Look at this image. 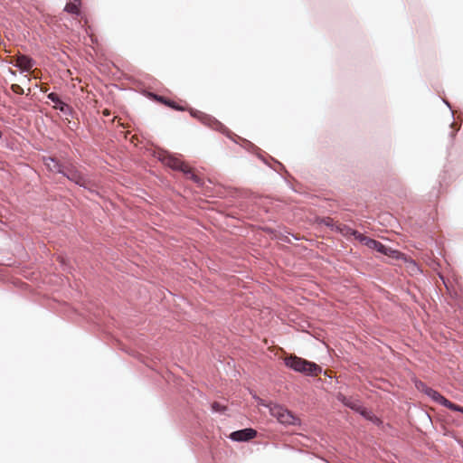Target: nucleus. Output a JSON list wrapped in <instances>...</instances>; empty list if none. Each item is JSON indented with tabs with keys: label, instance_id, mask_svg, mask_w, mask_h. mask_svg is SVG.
I'll use <instances>...</instances> for the list:
<instances>
[{
	"label": "nucleus",
	"instance_id": "1",
	"mask_svg": "<svg viewBox=\"0 0 463 463\" xmlns=\"http://www.w3.org/2000/svg\"><path fill=\"white\" fill-rule=\"evenodd\" d=\"M283 359L287 367L307 375L317 376L322 372V368L318 364L295 354L286 355Z\"/></svg>",
	"mask_w": 463,
	"mask_h": 463
},
{
	"label": "nucleus",
	"instance_id": "2",
	"mask_svg": "<svg viewBox=\"0 0 463 463\" xmlns=\"http://www.w3.org/2000/svg\"><path fill=\"white\" fill-rule=\"evenodd\" d=\"M267 406L270 414L281 424L298 425L299 423V419L285 407L279 404H269Z\"/></svg>",
	"mask_w": 463,
	"mask_h": 463
},
{
	"label": "nucleus",
	"instance_id": "3",
	"mask_svg": "<svg viewBox=\"0 0 463 463\" xmlns=\"http://www.w3.org/2000/svg\"><path fill=\"white\" fill-rule=\"evenodd\" d=\"M267 406L270 414L281 424L298 425L299 423V419L285 407L279 404H269Z\"/></svg>",
	"mask_w": 463,
	"mask_h": 463
},
{
	"label": "nucleus",
	"instance_id": "4",
	"mask_svg": "<svg viewBox=\"0 0 463 463\" xmlns=\"http://www.w3.org/2000/svg\"><path fill=\"white\" fill-rule=\"evenodd\" d=\"M421 392H424L429 397H430L433 401L437 402L439 404L444 405L445 407L449 408V410L455 411H460L463 413V407L451 402L450 401L446 399L444 396H442L437 391H435L431 388H426V389H421Z\"/></svg>",
	"mask_w": 463,
	"mask_h": 463
},
{
	"label": "nucleus",
	"instance_id": "5",
	"mask_svg": "<svg viewBox=\"0 0 463 463\" xmlns=\"http://www.w3.org/2000/svg\"><path fill=\"white\" fill-rule=\"evenodd\" d=\"M165 164L173 169H177L184 172L185 175H188L190 179H192L195 183L201 182L200 177L192 171L191 167L188 165L182 162L181 160H179L178 158L168 157L165 159Z\"/></svg>",
	"mask_w": 463,
	"mask_h": 463
},
{
	"label": "nucleus",
	"instance_id": "6",
	"mask_svg": "<svg viewBox=\"0 0 463 463\" xmlns=\"http://www.w3.org/2000/svg\"><path fill=\"white\" fill-rule=\"evenodd\" d=\"M62 175L80 186L87 187L89 184L85 176L72 165H65Z\"/></svg>",
	"mask_w": 463,
	"mask_h": 463
},
{
	"label": "nucleus",
	"instance_id": "7",
	"mask_svg": "<svg viewBox=\"0 0 463 463\" xmlns=\"http://www.w3.org/2000/svg\"><path fill=\"white\" fill-rule=\"evenodd\" d=\"M201 121L211 128L225 134L228 137L232 134V132L222 122L209 115H201Z\"/></svg>",
	"mask_w": 463,
	"mask_h": 463
},
{
	"label": "nucleus",
	"instance_id": "8",
	"mask_svg": "<svg viewBox=\"0 0 463 463\" xmlns=\"http://www.w3.org/2000/svg\"><path fill=\"white\" fill-rule=\"evenodd\" d=\"M257 435V431L253 429H243L231 433L230 438L235 441H248Z\"/></svg>",
	"mask_w": 463,
	"mask_h": 463
},
{
	"label": "nucleus",
	"instance_id": "9",
	"mask_svg": "<svg viewBox=\"0 0 463 463\" xmlns=\"http://www.w3.org/2000/svg\"><path fill=\"white\" fill-rule=\"evenodd\" d=\"M338 401L343 402L345 406L350 407L351 409L359 411L361 414L365 415V409H364L357 402L353 401L351 398H347L342 393L337 395Z\"/></svg>",
	"mask_w": 463,
	"mask_h": 463
},
{
	"label": "nucleus",
	"instance_id": "10",
	"mask_svg": "<svg viewBox=\"0 0 463 463\" xmlns=\"http://www.w3.org/2000/svg\"><path fill=\"white\" fill-rule=\"evenodd\" d=\"M44 165L49 171L52 173H61L64 171L65 165L60 164V162L54 157L44 158Z\"/></svg>",
	"mask_w": 463,
	"mask_h": 463
},
{
	"label": "nucleus",
	"instance_id": "11",
	"mask_svg": "<svg viewBox=\"0 0 463 463\" xmlns=\"http://www.w3.org/2000/svg\"><path fill=\"white\" fill-rule=\"evenodd\" d=\"M48 98L54 103L53 108L67 114L71 111V107L60 99L59 96L55 93H50Z\"/></svg>",
	"mask_w": 463,
	"mask_h": 463
},
{
	"label": "nucleus",
	"instance_id": "12",
	"mask_svg": "<svg viewBox=\"0 0 463 463\" xmlns=\"http://www.w3.org/2000/svg\"><path fill=\"white\" fill-rule=\"evenodd\" d=\"M156 99L158 100L159 102H161V103H163V104H165V105H166V106L175 109V110H180V111L186 110L185 107L180 106L176 102H175L173 100H170V99H167L165 97L156 96Z\"/></svg>",
	"mask_w": 463,
	"mask_h": 463
},
{
	"label": "nucleus",
	"instance_id": "13",
	"mask_svg": "<svg viewBox=\"0 0 463 463\" xmlns=\"http://www.w3.org/2000/svg\"><path fill=\"white\" fill-rule=\"evenodd\" d=\"M335 229L342 234H344L345 236L352 235V236H354L355 239H358V234H361L357 231L353 230L350 227H347L346 225H344V224L335 225Z\"/></svg>",
	"mask_w": 463,
	"mask_h": 463
},
{
	"label": "nucleus",
	"instance_id": "14",
	"mask_svg": "<svg viewBox=\"0 0 463 463\" xmlns=\"http://www.w3.org/2000/svg\"><path fill=\"white\" fill-rule=\"evenodd\" d=\"M80 1H71L68 3L65 7L64 11L72 14H80Z\"/></svg>",
	"mask_w": 463,
	"mask_h": 463
},
{
	"label": "nucleus",
	"instance_id": "15",
	"mask_svg": "<svg viewBox=\"0 0 463 463\" xmlns=\"http://www.w3.org/2000/svg\"><path fill=\"white\" fill-rule=\"evenodd\" d=\"M361 242H363L364 245H366L370 249L376 250L377 244L379 243L378 241H375L373 239L368 238L364 235L358 234V239Z\"/></svg>",
	"mask_w": 463,
	"mask_h": 463
},
{
	"label": "nucleus",
	"instance_id": "16",
	"mask_svg": "<svg viewBox=\"0 0 463 463\" xmlns=\"http://www.w3.org/2000/svg\"><path fill=\"white\" fill-rule=\"evenodd\" d=\"M13 283L21 294L27 289V284L18 279H15Z\"/></svg>",
	"mask_w": 463,
	"mask_h": 463
},
{
	"label": "nucleus",
	"instance_id": "17",
	"mask_svg": "<svg viewBox=\"0 0 463 463\" xmlns=\"http://www.w3.org/2000/svg\"><path fill=\"white\" fill-rule=\"evenodd\" d=\"M385 255L390 258L396 259V260L402 258V254L399 250H392V248H389V247L385 252Z\"/></svg>",
	"mask_w": 463,
	"mask_h": 463
},
{
	"label": "nucleus",
	"instance_id": "18",
	"mask_svg": "<svg viewBox=\"0 0 463 463\" xmlns=\"http://www.w3.org/2000/svg\"><path fill=\"white\" fill-rule=\"evenodd\" d=\"M212 410L215 412H224L226 411V406L218 402H214L212 403Z\"/></svg>",
	"mask_w": 463,
	"mask_h": 463
},
{
	"label": "nucleus",
	"instance_id": "19",
	"mask_svg": "<svg viewBox=\"0 0 463 463\" xmlns=\"http://www.w3.org/2000/svg\"><path fill=\"white\" fill-rule=\"evenodd\" d=\"M11 90L14 93L22 95L24 93V89L18 84H12Z\"/></svg>",
	"mask_w": 463,
	"mask_h": 463
},
{
	"label": "nucleus",
	"instance_id": "20",
	"mask_svg": "<svg viewBox=\"0 0 463 463\" xmlns=\"http://www.w3.org/2000/svg\"><path fill=\"white\" fill-rule=\"evenodd\" d=\"M16 67L20 68L21 72H29V60H24L23 66L16 65Z\"/></svg>",
	"mask_w": 463,
	"mask_h": 463
},
{
	"label": "nucleus",
	"instance_id": "21",
	"mask_svg": "<svg viewBox=\"0 0 463 463\" xmlns=\"http://www.w3.org/2000/svg\"><path fill=\"white\" fill-rule=\"evenodd\" d=\"M387 249H388V247H387V246L383 245V243H381V242L379 241V243L377 244V247H376V250H377L378 252H381V253H383V254H384V255H385V252H386Z\"/></svg>",
	"mask_w": 463,
	"mask_h": 463
},
{
	"label": "nucleus",
	"instance_id": "22",
	"mask_svg": "<svg viewBox=\"0 0 463 463\" xmlns=\"http://www.w3.org/2000/svg\"><path fill=\"white\" fill-rule=\"evenodd\" d=\"M387 249H388V247H387V246L383 245V243H381V242L379 241V243L377 244V247H376V250H377L378 252H381V253H383V254H384V255H385V252H386Z\"/></svg>",
	"mask_w": 463,
	"mask_h": 463
},
{
	"label": "nucleus",
	"instance_id": "23",
	"mask_svg": "<svg viewBox=\"0 0 463 463\" xmlns=\"http://www.w3.org/2000/svg\"><path fill=\"white\" fill-rule=\"evenodd\" d=\"M41 73V71L37 69L35 70H31V72H30V75H31V80L32 79H38L39 78V74Z\"/></svg>",
	"mask_w": 463,
	"mask_h": 463
},
{
	"label": "nucleus",
	"instance_id": "24",
	"mask_svg": "<svg viewBox=\"0 0 463 463\" xmlns=\"http://www.w3.org/2000/svg\"><path fill=\"white\" fill-rule=\"evenodd\" d=\"M190 113H191V115L193 117L197 118L200 120H201V115H205L204 113H202V112L197 111V110H193V109L190 110Z\"/></svg>",
	"mask_w": 463,
	"mask_h": 463
},
{
	"label": "nucleus",
	"instance_id": "25",
	"mask_svg": "<svg viewBox=\"0 0 463 463\" xmlns=\"http://www.w3.org/2000/svg\"><path fill=\"white\" fill-rule=\"evenodd\" d=\"M323 222H324L326 226H334V221H333V219H331V218L324 219V220H323Z\"/></svg>",
	"mask_w": 463,
	"mask_h": 463
},
{
	"label": "nucleus",
	"instance_id": "26",
	"mask_svg": "<svg viewBox=\"0 0 463 463\" xmlns=\"http://www.w3.org/2000/svg\"><path fill=\"white\" fill-rule=\"evenodd\" d=\"M416 387L418 390L421 391V389H426V388H429L424 383L422 382H419V383H416Z\"/></svg>",
	"mask_w": 463,
	"mask_h": 463
},
{
	"label": "nucleus",
	"instance_id": "27",
	"mask_svg": "<svg viewBox=\"0 0 463 463\" xmlns=\"http://www.w3.org/2000/svg\"><path fill=\"white\" fill-rule=\"evenodd\" d=\"M34 87H35V88H39V89H40V91H43H43H46V90H43L42 87H41V88L39 87L38 82H35Z\"/></svg>",
	"mask_w": 463,
	"mask_h": 463
},
{
	"label": "nucleus",
	"instance_id": "28",
	"mask_svg": "<svg viewBox=\"0 0 463 463\" xmlns=\"http://www.w3.org/2000/svg\"><path fill=\"white\" fill-rule=\"evenodd\" d=\"M103 114H104V115H106V116H108V115H109V112L107 109H105V110L103 111Z\"/></svg>",
	"mask_w": 463,
	"mask_h": 463
}]
</instances>
